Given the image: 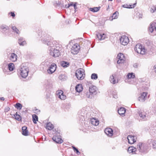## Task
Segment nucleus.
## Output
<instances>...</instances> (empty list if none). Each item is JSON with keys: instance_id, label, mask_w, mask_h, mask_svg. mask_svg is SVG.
Returning <instances> with one entry per match:
<instances>
[{"instance_id": "6", "label": "nucleus", "mask_w": 156, "mask_h": 156, "mask_svg": "<svg viewBox=\"0 0 156 156\" xmlns=\"http://www.w3.org/2000/svg\"><path fill=\"white\" fill-rule=\"evenodd\" d=\"M134 50L137 53L143 55L145 54L146 52V50L140 44H137L136 45Z\"/></svg>"}, {"instance_id": "46", "label": "nucleus", "mask_w": 156, "mask_h": 156, "mask_svg": "<svg viewBox=\"0 0 156 156\" xmlns=\"http://www.w3.org/2000/svg\"><path fill=\"white\" fill-rule=\"evenodd\" d=\"M34 112L35 113H36L37 114H38V113H40V111L38 110L37 109H36L35 110H34Z\"/></svg>"}, {"instance_id": "23", "label": "nucleus", "mask_w": 156, "mask_h": 156, "mask_svg": "<svg viewBox=\"0 0 156 156\" xmlns=\"http://www.w3.org/2000/svg\"><path fill=\"white\" fill-rule=\"evenodd\" d=\"M136 2L133 4V5L131 4H125L124 5H122V6L124 8H134L136 5Z\"/></svg>"}, {"instance_id": "17", "label": "nucleus", "mask_w": 156, "mask_h": 156, "mask_svg": "<svg viewBox=\"0 0 156 156\" xmlns=\"http://www.w3.org/2000/svg\"><path fill=\"white\" fill-rule=\"evenodd\" d=\"M105 132L106 134L109 136H112L113 135V131L111 128H107L105 130Z\"/></svg>"}, {"instance_id": "49", "label": "nucleus", "mask_w": 156, "mask_h": 156, "mask_svg": "<svg viewBox=\"0 0 156 156\" xmlns=\"http://www.w3.org/2000/svg\"><path fill=\"white\" fill-rule=\"evenodd\" d=\"M113 98H117V96L116 94L114 95H113Z\"/></svg>"}, {"instance_id": "22", "label": "nucleus", "mask_w": 156, "mask_h": 156, "mask_svg": "<svg viewBox=\"0 0 156 156\" xmlns=\"http://www.w3.org/2000/svg\"><path fill=\"white\" fill-rule=\"evenodd\" d=\"M136 149L133 147H130L128 150V152L129 153H132L133 154H136L135 151H136Z\"/></svg>"}, {"instance_id": "41", "label": "nucleus", "mask_w": 156, "mask_h": 156, "mask_svg": "<svg viewBox=\"0 0 156 156\" xmlns=\"http://www.w3.org/2000/svg\"><path fill=\"white\" fill-rule=\"evenodd\" d=\"M154 8H155L154 6H152L151 7L150 10V12H151V13H153V12H155Z\"/></svg>"}, {"instance_id": "51", "label": "nucleus", "mask_w": 156, "mask_h": 156, "mask_svg": "<svg viewBox=\"0 0 156 156\" xmlns=\"http://www.w3.org/2000/svg\"><path fill=\"white\" fill-rule=\"evenodd\" d=\"M70 6H73V3H71V4H69Z\"/></svg>"}, {"instance_id": "38", "label": "nucleus", "mask_w": 156, "mask_h": 156, "mask_svg": "<svg viewBox=\"0 0 156 156\" xmlns=\"http://www.w3.org/2000/svg\"><path fill=\"white\" fill-rule=\"evenodd\" d=\"M152 144L153 148L156 149V140H153L152 142Z\"/></svg>"}, {"instance_id": "5", "label": "nucleus", "mask_w": 156, "mask_h": 156, "mask_svg": "<svg viewBox=\"0 0 156 156\" xmlns=\"http://www.w3.org/2000/svg\"><path fill=\"white\" fill-rule=\"evenodd\" d=\"M138 113L140 118L144 121L148 120L150 117L148 112L140 110Z\"/></svg>"}, {"instance_id": "37", "label": "nucleus", "mask_w": 156, "mask_h": 156, "mask_svg": "<svg viewBox=\"0 0 156 156\" xmlns=\"http://www.w3.org/2000/svg\"><path fill=\"white\" fill-rule=\"evenodd\" d=\"M91 78L92 79L96 80L98 78V76L96 74L94 73L92 74Z\"/></svg>"}, {"instance_id": "29", "label": "nucleus", "mask_w": 156, "mask_h": 156, "mask_svg": "<svg viewBox=\"0 0 156 156\" xmlns=\"http://www.w3.org/2000/svg\"><path fill=\"white\" fill-rule=\"evenodd\" d=\"M54 127V126L51 123L49 122L46 124V128L48 130H51Z\"/></svg>"}, {"instance_id": "7", "label": "nucleus", "mask_w": 156, "mask_h": 156, "mask_svg": "<svg viewBox=\"0 0 156 156\" xmlns=\"http://www.w3.org/2000/svg\"><path fill=\"white\" fill-rule=\"evenodd\" d=\"M149 31L153 36L156 35V21L151 23L149 29Z\"/></svg>"}, {"instance_id": "54", "label": "nucleus", "mask_w": 156, "mask_h": 156, "mask_svg": "<svg viewBox=\"0 0 156 156\" xmlns=\"http://www.w3.org/2000/svg\"><path fill=\"white\" fill-rule=\"evenodd\" d=\"M76 7H74V8L75 9H76Z\"/></svg>"}, {"instance_id": "15", "label": "nucleus", "mask_w": 156, "mask_h": 156, "mask_svg": "<svg viewBox=\"0 0 156 156\" xmlns=\"http://www.w3.org/2000/svg\"><path fill=\"white\" fill-rule=\"evenodd\" d=\"M90 93L92 94H97V89L96 87L94 86H90L89 88Z\"/></svg>"}, {"instance_id": "9", "label": "nucleus", "mask_w": 156, "mask_h": 156, "mask_svg": "<svg viewBox=\"0 0 156 156\" xmlns=\"http://www.w3.org/2000/svg\"><path fill=\"white\" fill-rule=\"evenodd\" d=\"M80 48V45L77 44H74L71 49V53L74 55L77 54L79 52Z\"/></svg>"}, {"instance_id": "24", "label": "nucleus", "mask_w": 156, "mask_h": 156, "mask_svg": "<svg viewBox=\"0 0 156 156\" xmlns=\"http://www.w3.org/2000/svg\"><path fill=\"white\" fill-rule=\"evenodd\" d=\"M126 112V109L125 108L122 107L120 108L118 110V113L121 115L123 116Z\"/></svg>"}, {"instance_id": "40", "label": "nucleus", "mask_w": 156, "mask_h": 156, "mask_svg": "<svg viewBox=\"0 0 156 156\" xmlns=\"http://www.w3.org/2000/svg\"><path fill=\"white\" fill-rule=\"evenodd\" d=\"M118 14V12H115L114 13L112 16V17L113 19H115L117 18L118 16L117 14Z\"/></svg>"}, {"instance_id": "45", "label": "nucleus", "mask_w": 156, "mask_h": 156, "mask_svg": "<svg viewBox=\"0 0 156 156\" xmlns=\"http://www.w3.org/2000/svg\"><path fill=\"white\" fill-rule=\"evenodd\" d=\"M11 14V16H12V17H14L15 16V14L14 12H10L9 13V14Z\"/></svg>"}, {"instance_id": "44", "label": "nucleus", "mask_w": 156, "mask_h": 156, "mask_svg": "<svg viewBox=\"0 0 156 156\" xmlns=\"http://www.w3.org/2000/svg\"><path fill=\"white\" fill-rule=\"evenodd\" d=\"M152 70L153 72L156 73V65H154L152 67Z\"/></svg>"}, {"instance_id": "47", "label": "nucleus", "mask_w": 156, "mask_h": 156, "mask_svg": "<svg viewBox=\"0 0 156 156\" xmlns=\"http://www.w3.org/2000/svg\"><path fill=\"white\" fill-rule=\"evenodd\" d=\"M86 95L87 96V97L88 98H90V95H89L88 94V93H87L86 94Z\"/></svg>"}, {"instance_id": "2", "label": "nucleus", "mask_w": 156, "mask_h": 156, "mask_svg": "<svg viewBox=\"0 0 156 156\" xmlns=\"http://www.w3.org/2000/svg\"><path fill=\"white\" fill-rule=\"evenodd\" d=\"M137 149L141 153H146L148 151V147L146 144L139 143L137 145Z\"/></svg>"}, {"instance_id": "42", "label": "nucleus", "mask_w": 156, "mask_h": 156, "mask_svg": "<svg viewBox=\"0 0 156 156\" xmlns=\"http://www.w3.org/2000/svg\"><path fill=\"white\" fill-rule=\"evenodd\" d=\"M74 150V151H76V153L78 154H80V153L79 151L78 150L77 148L75 147H72Z\"/></svg>"}, {"instance_id": "4", "label": "nucleus", "mask_w": 156, "mask_h": 156, "mask_svg": "<svg viewBox=\"0 0 156 156\" xmlns=\"http://www.w3.org/2000/svg\"><path fill=\"white\" fill-rule=\"evenodd\" d=\"M85 71L82 69H77L76 71L75 76L78 80H82L85 77Z\"/></svg>"}, {"instance_id": "25", "label": "nucleus", "mask_w": 156, "mask_h": 156, "mask_svg": "<svg viewBox=\"0 0 156 156\" xmlns=\"http://www.w3.org/2000/svg\"><path fill=\"white\" fill-rule=\"evenodd\" d=\"M97 36L100 40H104L105 38L106 35L104 34H101L100 33H98L97 34Z\"/></svg>"}, {"instance_id": "52", "label": "nucleus", "mask_w": 156, "mask_h": 156, "mask_svg": "<svg viewBox=\"0 0 156 156\" xmlns=\"http://www.w3.org/2000/svg\"><path fill=\"white\" fill-rule=\"evenodd\" d=\"M73 6H74V7H76V4H75L74 5H73Z\"/></svg>"}, {"instance_id": "3", "label": "nucleus", "mask_w": 156, "mask_h": 156, "mask_svg": "<svg viewBox=\"0 0 156 156\" xmlns=\"http://www.w3.org/2000/svg\"><path fill=\"white\" fill-rule=\"evenodd\" d=\"M20 74L23 78H25L27 76L29 71L27 66H24V65L22 64L20 66Z\"/></svg>"}, {"instance_id": "18", "label": "nucleus", "mask_w": 156, "mask_h": 156, "mask_svg": "<svg viewBox=\"0 0 156 156\" xmlns=\"http://www.w3.org/2000/svg\"><path fill=\"white\" fill-rule=\"evenodd\" d=\"M9 57L10 60L12 62H15L17 60V55L14 53L10 54Z\"/></svg>"}, {"instance_id": "20", "label": "nucleus", "mask_w": 156, "mask_h": 156, "mask_svg": "<svg viewBox=\"0 0 156 156\" xmlns=\"http://www.w3.org/2000/svg\"><path fill=\"white\" fill-rule=\"evenodd\" d=\"M91 123L93 125L97 126L99 124V121L96 119L92 118L90 121Z\"/></svg>"}, {"instance_id": "14", "label": "nucleus", "mask_w": 156, "mask_h": 156, "mask_svg": "<svg viewBox=\"0 0 156 156\" xmlns=\"http://www.w3.org/2000/svg\"><path fill=\"white\" fill-rule=\"evenodd\" d=\"M53 140L57 143L61 144L63 142L60 136H54L52 138Z\"/></svg>"}, {"instance_id": "30", "label": "nucleus", "mask_w": 156, "mask_h": 156, "mask_svg": "<svg viewBox=\"0 0 156 156\" xmlns=\"http://www.w3.org/2000/svg\"><path fill=\"white\" fill-rule=\"evenodd\" d=\"M8 68L10 71H13L14 69V65L12 63H10L8 65Z\"/></svg>"}, {"instance_id": "33", "label": "nucleus", "mask_w": 156, "mask_h": 156, "mask_svg": "<svg viewBox=\"0 0 156 156\" xmlns=\"http://www.w3.org/2000/svg\"><path fill=\"white\" fill-rule=\"evenodd\" d=\"M127 77L128 79L134 78L135 77V76L133 73H130L127 75Z\"/></svg>"}, {"instance_id": "36", "label": "nucleus", "mask_w": 156, "mask_h": 156, "mask_svg": "<svg viewBox=\"0 0 156 156\" xmlns=\"http://www.w3.org/2000/svg\"><path fill=\"white\" fill-rule=\"evenodd\" d=\"M12 29L13 30V32L16 33L17 34H19L20 33V31L19 30L17 29L15 26L12 27Z\"/></svg>"}, {"instance_id": "16", "label": "nucleus", "mask_w": 156, "mask_h": 156, "mask_svg": "<svg viewBox=\"0 0 156 156\" xmlns=\"http://www.w3.org/2000/svg\"><path fill=\"white\" fill-rule=\"evenodd\" d=\"M147 93V92H143L141 94L138 98V100L140 102L144 101L146 98Z\"/></svg>"}, {"instance_id": "43", "label": "nucleus", "mask_w": 156, "mask_h": 156, "mask_svg": "<svg viewBox=\"0 0 156 156\" xmlns=\"http://www.w3.org/2000/svg\"><path fill=\"white\" fill-rule=\"evenodd\" d=\"M65 76L63 75H61L59 76V79L61 80H64V78H65Z\"/></svg>"}, {"instance_id": "26", "label": "nucleus", "mask_w": 156, "mask_h": 156, "mask_svg": "<svg viewBox=\"0 0 156 156\" xmlns=\"http://www.w3.org/2000/svg\"><path fill=\"white\" fill-rule=\"evenodd\" d=\"M27 129V127L25 126H23L22 127V134L23 135L25 136H27L28 135V131Z\"/></svg>"}, {"instance_id": "10", "label": "nucleus", "mask_w": 156, "mask_h": 156, "mask_svg": "<svg viewBox=\"0 0 156 156\" xmlns=\"http://www.w3.org/2000/svg\"><path fill=\"white\" fill-rule=\"evenodd\" d=\"M56 68V65L54 63H53L50 66L49 69H47V72L49 74H51L55 71Z\"/></svg>"}, {"instance_id": "8", "label": "nucleus", "mask_w": 156, "mask_h": 156, "mask_svg": "<svg viewBox=\"0 0 156 156\" xmlns=\"http://www.w3.org/2000/svg\"><path fill=\"white\" fill-rule=\"evenodd\" d=\"M117 58V63L119 64L123 63L126 60L124 54L121 53L118 54Z\"/></svg>"}, {"instance_id": "48", "label": "nucleus", "mask_w": 156, "mask_h": 156, "mask_svg": "<svg viewBox=\"0 0 156 156\" xmlns=\"http://www.w3.org/2000/svg\"><path fill=\"white\" fill-rule=\"evenodd\" d=\"M69 7H70V6L69 5V4H68L67 5H66V7L67 8H69Z\"/></svg>"}, {"instance_id": "19", "label": "nucleus", "mask_w": 156, "mask_h": 156, "mask_svg": "<svg viewBox=\"0 0 156 156\" xmlns=\"http://www.w3.org/2000/svg\"><path fill=\"white\" fill-rule=\"evenodd\" d=\"M1 28L2 32L5 34L8 33L9 31V27L5 25H2L1 26Z\"/></svg>"}, {"instance_id": "53", "label": "nucleus", "mask_w": 156, "mask_h": 156, "mask_svg": "<svg viewBox=\"0 0 156 156\" xmlns=\"http://www.w3.org/2000/svg\"><path fill=\"white\" fill-rule=\"evenodd\" d=\"M155 6V8H154L155 11L156 12V6Z\"/></svg>"}, {"instance_id": "21", "label": "nucleus", "mask_w": 156, "mask_h": 156, "mask_svg": "<svg viewBox=\"0 0 156 156\" xmlns=\"http://www.w3.org/2000/svg\"><path fill=\"white\" fill-rule=\"evenodd\" d=\"M75 90L78 92H80L82 91L83 90L82 84H77L75 87Z\"/></svg>"}, {"instance_id": "31", "label": "nucleus", "mask_w": 156, "mask_h": 156, "mask_svg": "<svg viewBox=\"0 0 156 156\" xmlns=\"http://www.w3.org/2000/svg\"><path fill=\"white\" fill-rule=\"evenodd\" d=\"M33 121L35 124L37 123V121L38 120V116L35 114H34L32 115Z\"/></svg>"}, {"instance_id": "28", "label": "nucleus", "mask_w": 156, "mask_h": 156, "mask_svg": "<svg viewBox=\"0 0 156 156\" xmlns=\"http://www.w3.org/2000/svg\"><path fill=\"white\" fill-rule=\"evenodd\" d=\"M109 80L111 83L113 84L117 83L118 82V80H116L115 79L113 75L110 76Z\"/></svg>"}, {"instance_id": "39", "label": "nucleus", "mask_w": 156, "mask_h": 156, "mask_svg": "<svg viewBox=\"0 0 156 156\" xmlns=\"http://www.w3.org/2000/svg\"><path fill=\"white\" fill-rule=\"evenodd\" d=\"M15 107L17 108H20V109H21L22 107V106L21 104L20 103H17L15 106Z\"/></svg>"}, {"instance_id": "13", "label": "nucleus", "mask_w": 156, "mask_h": 156, "mask_svg": "<svg viewBox=\"0 0 156 156\" xmlns=\"http://www.w3.org/2000/svg\"><path fill=\"white\" fill-rule=\"evenodd\" d=\"M127 139L129 143L132 144L136 142L137 138L136 136L129 135L128 136Z\"/></svg>"}, {"instance_id": "32", "label": "nucleus", "mask_w": 156, "mask_h": 156, "mask_svg": "<svg viewBox=\"0 0 156 156\" xmlns=\"http://www.w3.org/2000/svg\"><path fill=\"white\" fill-rule=\"evenodd\" d=\"M69 65V64L68 62L65 61L62 62L61 63V65L64 68L68 67Z\"/></svg>"}, {"instance_id": "12", "label": "nucleus", "mask_w": 156, "mask_h": 156, "mask_svg": "<svg viewBox=\"0 0 156 156\" xmlns=\"http://www.w3.org/2000/svg\"><path fill=\"white\" fill-rule=\"evenodd\" d=\"M120 42L122 44L124 45H126L129 42L128 37L126 36H122L120 38Z\"/></svg>"}, {"instance_id": "35", "label": "nucleus", "mask_w": 156, "mask_h": 156, "mask_svg": "<svg viewBox=\"0 0 156 156\" xmlns=\"http://www.w3.org/2000/svg\"><path fill=\"white\" fill-rule=\"evenodd\" d=\"M99 7H94V8H90V10L92 12H95L98 11L99 10Z\"/></svg>"}, {"instance_id": "34", "label": "nucleus", "mask_w": 156, "mask_h": 156, "mask_svg": "<svg viewBox=\"0 0 156 156\" xmlns=\"http://www.w3.org/2000/svg\"><path fill=\"white\" fill-rule=\"evenodd\" d=\"M14 116L15 118V119L18 120V121H20L21 120V117L20 116V115H18L17 113L15 114L14 115Z\"/></svg>"}, {"instance_id": "27", "label": "nucleus", "mask_w": 156, "mask_h": 156, "mask_svg": "<svg viewBox=\"0 0 156 156\" xmlns=\"http://www.w3.org/2000/svg\"><path fill=\"white\" fill-rule=\"evenodd\" d=\"M18 43L20 45L23 46L26 44V42L23 38H20L19 39Z\"/></svg>"}, {"instance_id": "50", "label": "nucleus", "mask_w": 156, "mask_h": 156, "mask_svg": "<svg viewBox=\"0 0 156 156\" xmlns=\"http://www.w3.org/2000/svg\"><path fill=\"white\" fill-rule=\"evenodd\" d=\"M4 98L3 97L0 98V100H1L4 101Z\"/></svg>"}, {"instance_id": "11", "label": "nucleus", "mask_w": 156, "mask_h": 156, "mask_svg": "<svg viewBox=\"0 0 156 156\" xmlns=\"http://www.w3.org/2000/svg\"><path fill=\"white\" fill-rule=\"evenodd\" d=\"M56 97L62 100H64L66 98V96L63 94V91L58 90L56 92Z\"/></svg>"}, {"instance_id": "55", "label": "nucleus", "mask_w": 156, "mask_h": 156, "mask_svg": "<svg viewBox=\"0 0 156 156\" xmlns=\"http://www.w3.org/2000/svg\"><path fill=\"white\" fill-rule=\"evenodd\" d=\"M112 0H108V1H112Z\"/></svg>"}, {"instance_id": "1", "label": "nucleus", "mask_w": 156, "mask_h": 156, "mask_svg": "<svg viewBox=\"0 0 156 156\" xmlns=\"http://www.w3.org/2000/svg\"><path fill=\"white\" fill-rule=\"evenodd\" d=\"M49 36L48 35L44 36L43 38L42 39V41L44 44L50 46L48 48L49 54L53 57H58L60 55V52L58 50L55 49L52 43L50 41Z\"/></svg>"}]
</instances>
